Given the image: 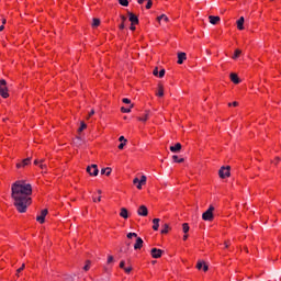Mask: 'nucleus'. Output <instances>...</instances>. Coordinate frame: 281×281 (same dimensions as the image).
<instances>
[{
  "label": "nucleus",
  "instance_id": "4d7b16f0",
  "mask_svg": "<svg viewBox=\"0 0 281 281\" xmlns=\"http://www.w3.org/2000/svg\"><path fill=\"white\" fill-rule=\"evenodd\" d=\"M3 30H5V26L1 25L0 26V32H3Z\"/></svg>",
  "mask_w": 281,
  "mask_h": 281
},
{
  "label": "nucleus",
  "instance_id": "473e14b6",
  "mask_svg": "<svg viewBox=\"0 0 281 281\" xmlns=\"http://www.w3.org/2000/svg\"><path fill=\"white\" fill-rule=\"evenodd\" d=\"M75 144H76L77 146H80V145L82 144V138H80L79 136H77L76 139H75Z\"/></svg>",
  "mask_w": 281,
  "mask_h": 281
},
{
  "label": "nucleus",
  "instance_id": "a19ab883",
  "mask_svg": "<svg viewBox=\"0 0 281 281\" xmlns=\"http://www.w3.org/2000/svg\"><path fill=\"white\" fill-rule=\"evenodd\" d=\"M153 75L154 76H159V68H155L154 70H153Z\"/></svg>",
  "mask_w": 281,
  "mask_h": 281
},
{
  "label": "nucleus",
  "instance_id": "423d86ee",
  "mask_svg": "<svg viewBox=\"0 0 281 281\" xmlns=\"http://www.w3.org/2000/svg\"><path fill=\"white\" fill-rule=\"evenodd\" d=\"M138 216H148V207L146 205H140L137 210Z\"/></svg>",
  "mask_w": 281,
  "mask_h": 281
},
{
  "label": "nucleus",
  "instance_id": "f8f14e48",
  "mask_svg": "<svg viewBox=\"0 0 281 281\" xmlns=\"http://www.w3.org/2000/svg\"><path fill=\"white\" fill-rule=\"evenodd\" d=\"M142 247H144V239H142V237H137L136 238V243L134 244V249H140Z\"/></svg>",
  "mask_w": 281,
  "mask_h": 281
},
{
  "label": "nucleus",
  "instance_id": "dca6fc26",
  "mask_svg": "<svg viewBox=\"0 0 281 281\" xmlns=\"http://www.w3.org/2000/svg\"><path fill=\"white\" fill-rule=\"evenodd\" d=\"M171 153H179L181 150V143H177L175 146H170Z\"/></svg>",
  "mask_w": 281,
  "mask_h": 281
},
{
  "label": "nucleus",
  "instance_id": "ddd939ff",
  "mask_svg": "<svg viewBox=\"0 0 281 281\" xmlns=\"http://www.w3.org/2000/svg\"><path fill=\"white\" fill-rule=\"evenodd\" d=\"M245 18L244 16H240L238 20H237V30H245Z\"/></svg>",
  "mask_w": 281,
  "mask_h": 281
},
{
  "label": "nucleus",
  "instance_id": "f257e3e1",
  "mask_svg": "<svg viewBox=\"0 0 281 281\" xmlns=\"http://www.w3.org/2000/svg\"><path fill=\"white\" fill-rule=\"evenodd\" d=\"M32 184L18 180L11 186V199L20 214H25L27 207L32 205Z\"/></svg>",
  "mask_w": 281,
  "mask_h": 281
},
{
  "label": "nucleus",
  "instance_id": "b1692460",
  "mask_svg": "<svg viewBox=\"0 0 281 281\" xmlns=\"http://www.w3.org/2000/svg\"><path fill=\"white\" fill-rule=\"evenodd\" d=\"M182 232L184 234H188V232H190V226L188 225V223H183L182 224Z\"/></svg>",
  "mask_w": 281,
  "mask_h": 281
},
{
  "label": "nucleus",
  "instance_id": "ea45409f",
  "mask_svg": "<svg viewBox=\"0 0 281 281\" xmlns=\"http://www.w3.org/2000/svg\"><path fill=\"white\" fill-rule=\"evenodd\" d=\"M91 261H87V265L83 267V271H87L88 269H90Z\"/></svg>",
  "mask_w": 281,
  "mask_h": 281
},
{
  "label": "nucleus",
  "instance_id": "7ed1b4c3",
  "mask_svg": "<svg viewBox=\"0 0 281 281\" xmlns=\"http://www.w3.org/2000/svg\"><path fill=\"white\" fill-rule=\"evenodd\" d=\"M213 212H214V206L211 205L207 209V211L202 214L203 221H209V222L214 221V213Z\"/></svg>",
  "mask_w": 281,
  "mask_h": 281
},
{
  "label": "nucleus",
  "instance_id": "37998d69",
  "mask_svg": "<svg viewBox=\"0 0 281 281\" xmlns=\"http://www.w3.org/2000/svg\"><path fill=\"white\" fill-rule=\"evenodd\" d=\"M119 142L125 143L128 142L124 136H120Z\"/></svg>",
  "mask_w": 281,
  "mask_h": 281
},
{
  "label": "nucleus",
  "instance_id": "603ef678",
  "mask_svg": "<svg viewBox=\"0 0 281 281\" xmlns=\"http://www.w3.org/2000/svg\"><path fill=\"white\" fill-rule=\"evenodd\" d=\"M142 186L144 184H142V182H138V184L136 186L137 190H142Z\"/></svg>",
  "mask_w": 281,
  "mask_h": 281
},
{
  "label": "nucleus",
  "instance_id": "f3484780",
  "mask_svg": "<svg viewBox=\"0 0 281 281\" xmlns=\"http://www.w3.org/2000/svg\"><path fill=\"white\" fill-rule=\"evenodd\" d=\"M120 216H121L122 218H128V210H126V207H122V209H121Z\"/></svg>",
  "mask_w": 281,
  "mask_h": 281
},
{
  "label": "nucleus",
  "instance_id": "72a5a7b5",
  "mask_svg": "<svg viewBox=\"0 0 281 281\" xmlns=\"http://www.w3.org/2000/svg\"><path fill=\"white\" fill-rule=\"evenodd\" d=\"M164 76H166V69H160V71L158 72V77L164 78Z\"/></svg>",
  "mask_w": 281,
  "mask_h": 281
},
{
  "label": "nucleus",
  "instance_id": "a878e982",
  "mask_svg": "<svg viewBox=\"0 0 281 281\" xmlns=\"http://www.w3.org/2000/svg\"><path fill=\"white\" fill-rule=\"evenodd\" d=\"M99 25H100V19L94 18V19L92 20V27H98Z\"/></svg>",
  "mask_w": 281,
  "mask_h": 281
},
{
  "label": "nucleus",
  "instance_id": "052dcab7",
  "mask_svg": "<svg viewBox=\"0 0 281 281\" xmlns=\"http://www.w3.org/2000/svg\"><path fill=\"white\" fill-rule=\"evenodd\" d=\"M137 2L142 5V3H144V0H138Z\"/></svg>",
  "mask_w": 281,
  "mask_h": 281
},
{
  "label": "nucleus",
  "instance_id": "cd10ccee",
  "mask_svg": "<svg viewBox=\"0 0 281 281\" xmlns=\"http://www.w3.org/2000/svg\"><path fill=\"white\" fill-rule=\"evenodd\" d=\"M240 54H243V50L236 49V50H235V54H234V56H233V60H236V58H238V56H240Z\"/></svg>",
  "mask_w": 281,
  "mask_h": 281
},
{
  "label": "nucleus",
  "instance_id": "9d476101",
  "mask_svg": "<svg viewBox=\"0 0 281 281\" xmlns=\"http://www.w3.org/2000/svg\"><path fill=\"white\" fill-rule=\"evenodd\" d=\"M128 16L132 25H137L139 23V18H137V15L134 13L128 12Z\"/></svg>",
  "mask_w": 281,
  "mask_h": 281
},
{
  "label": "nucleus",
  "instance_id": "bb28decb",
  "mask_svg": "<svg viewBox=\"0 0 281 281\" xmlns=\"http://www.w3.org/2000/svg\"><path fill=\"white\" fill-rule=\"evenodd\" d=\"M121 21H122V22H121V24H120L119 27H120V30H124V27H125V26H124V22L126 21V16L121 15Z\"/></svg>",
  "mask_w": 281,
  "mask_h": 281
},
{
  "label": "nucleus",
  "instance_id": "3c124183",
  "mask_svg": "<svg viewBox=\"0 0 281 281\" xmlns=\"http://www.w3.org/2000/svg\"><path fill=\"white\" fill-rule=\"evenodd\" d=\"M139 181H140L139 178H135V179L133 180V183H134V184H137V183H139Z\"/></svg>",
  "mask_w": 281,
  "mask_h": 281
},
{
  "label": "nucleus",
  "instance_id": "338daca9",
  "mask_svg": "<svg viewBox=\"0 0 281 281\" xmlns=\"http://www.w3.org/2000/svg\"><path fill=\"white\" fill-rule=\"evenodd\" d=\"M95 201H97L95 198H93V202H94V203H95Z\"/></svg>",
  "mask_w": 281,
  "mask_h": 281
},
{
  "label": "nucleus",
  "instance_id": "393cba45",
  "mask_svg": "<svg viewBox=\"0 0 281 281\" xmlns=\"http://www.w3.org/2000/svg\"><path fill=\"white\" fill-rule=\"evenodd\" d=\"M168 229H170V226L168 224L162 225L161 234H168Z\"/></svg>",
  "mask_w": 281,
  "mask_h": 281
},
{
  "label": "nucleus",
  "instance_id": "aec40b11",
  "mask_svg": "<svg viewBox=\"0 0 281 281\" xmlns=\"http://www.w3.org/2000/svg\"><path fill=\"white\" fill-rule=\"evenodd\" d=\"M156 95H158V98H164V86H158V92L156 93Z\"/></svg>",
  "mask_w": 281,
  "mask_h": 281
},
{
  "label": "nucleus",
  "instance_id": "4468645a",
  "mask_svg": "<svg viewBox=\"0 0 281 281\" xmlns=\"http://www.w3.org/2000/svg\"><path fill=\"white\" fill-rule=\"evenodd\" d=\"M231 80L234 82V85H240V78H238V75L236 72L231 74Z\"/></svg>",
  "mask_w": 281,
  "mask_h": 281
},
{
  "label": "nucleus",
  "instance_id": "864d4df0",
  "mask_svg": "<svg viewBox=\"0 0 281 281\" xmlns=\"http://www.w3.org/2000/svg\"><path fill=\"white\" fill-rule=\"evenodd\" d=\"M34 164H35V166H41V160L36 159V160L34 161Z\"/></svg>",
  "mask_w": 281,
  "mask_h": 281
},
{
  "label": "nucleus",
  "instance_id": "e2e57ef3",
  "mask_svg": "<svg viewBox=\"0 0 281 281\" xmlns=\"http://www.w3.org/2000/svg\"><path fill=\"white\" fill-rule=\"evenodd\" d=\"M7 21L5 19L2 20V25H5Z\"/></svg>",
  "mask_w": 281,
  "mask_h": 281
},
{
  "label": "nucleus",
  "instance_id": "0eeeda50",
  "mask_svg": "<svg viewBox=\"0 0 281 281\" xmlns=\"http://www.w3.org/2000/svg\"><path fill=\"white\" fill-rule=\"evenodd\" d=\"M45 216H47V209L42 210L41 215L36 216V221L43 224L45 223Z\"/></svg>",
  "mask_w": 281,
  "mask_h": 281
},
{
  "label": "nucleus",
  "instance_id": "09e8293b",
  "mask_svg": "<svg viewBox=\"0 0 281 281\" xmlns=\"http://www.w3.org/2000/svg\"><path fill=\"white\" fill-rule=\"evenodd\" d=\"M228 106H238V102L234 101L233 103H228Z\"/></svg>",
  "mask_w": 281,
  "mask_h": 281
},
{
  "label": "nucleus",
  "instance_id": "6e6d98bb",
  "mask_svg": "<svg viewBox=\"0 0 281 281\" xmlns=\"http://www.w3.org/2000/svg\"><path fill=\"white\" fill-rule=\"evenodd\" d=\"M130 30H132V32H135V24H132Z\"/></svg>",
  "mask_w": 281,
  "mask_h": 281
},
{
  "label": "nucleus",
  "instance_id": "6ab92c4d",
  "mask_svg": "<svg viewBox=\"0 0 281 281\" xmlns=\"http://www.w3.org/2000/svg\"><path fill=\"white\" fill-rule=\"evenodd\" d=\"M111 172H112L111 167L101 169V175H106V177H109Z\"/></svg>",
  "mask_w": 281,
  "mask_h": 281
},
{
  "label": "nucleus",
  "instance_id": "c85d7f7f",
  "mask_svg": "<svg viewBox=\"0 0 281 281\" xmlns=\"http://www.w3.org/2000/svg\"><path fill=\"white\" fill-rule=\"evenodd\" d=\"M120 5H123L124 8H128V0H119Z\"/></svg>",
  "mask_w": 281,
  "mask_h": 281
},
{
  "label": "nucleus",
  "instance_id": "f03ea898",
  "mask_svg": "<svg viewBox=\"0 0 281 281\" xmlns=\"http://www.w3.org/2000/svg\"><path fill=\"white\" fill-rule=\"evenodd\" d=\"M0 95L1 98H10V93H8V81L5 79H0Z\"/></svg>",
  "mask_w": 281,
  "mask_h": 281
},
{
  "label": "nucleus",
  "instance_id": "a211bd4d",
  "mask_svg": "<svg viewBox=\"0 0 281 281\" xmlns=\"http://www.w3.org/2000/svg\"><path fill=\"white\" fill-rule=\"evenodd\" d=\"M159 218H154L153 220V223H154V226H153V231L154 232H157L159 229Z\"/></svg>",
  "mask_w": 281,
  "mask_h": 281
},
{
  "label": "nucleus",
  "instance_id": "de8ad7c7",
  "mask_svg": "<svg viewBox=\"0 0 281 281\" xmlns=\"http://www.w3.org/2000/svg\"><path fill=\"white\" fill-rule=\"evenodd\" d=\"M125 265H126L125 261H121V262H120V269H125Z\"/></svg>",
  "mask_w": 281,
  "mask_h": 281
},
{
  "label": "nucleus",
  "instance_id": "39448f33",
  "mask_svg": "<svg viewBox=\"0 0 281 281\" xmlns=\"http://www.w3.org/2000/svg\"><path fill=\"white\" fill-rule=\"evenodd\" d=\"M232 167L227 166V167H221L218 175L221 177V179H226V177H229Z\"/></svg>",
  "mask_w": 281,
  "mask_h": 281
},
{
  "label": "nucleus",
  "instance_id": "e433bc0d",
  "mask_svg": "<svg viewBox=\"0 0 281 281\" xmlns=\"http://www.w3.org/2000/svg\"><path fill=\"white\" fill-rule=\"evenodd\" d=\"M122 113H131V108H121Z\"/></svg>",
  "mask_w": 281,
  "mask_h": 281
},
{
  "label": "nucleus",
  "instance_id": "4be33fe9",
  "mask_svg": "<svg viewBox=\"0 0 281 281\" xmlns=\"http://www.w3.org/2000/svg\"><path fill=\"white\" fill-rule=\"evenodd\" d=\"M87 128V123L81 121L80 122V127L78 128V133H82Z\"/></svg>",
  "mask_w": 281,
  "mask_h": 281
},
{
  "label": "nucleus",
  "instance_id": "1a4fd4ad",
  "mask_svg": "<svg viewBox=\"0 0 281 281\" xmlns=\"http://www.w3.org/2000/svg\"><path fill=\"white\" fill-rule=\"evenodd\" d=\"M31 162H32V158H25L21 162L16 164V168H25V166H30Z\"/></svg>",
  "mask_w": 281,
  "mask_h": 281
},
{
  "label": "nucleus",
  "instance_id": "412c9836",
  "mask_svg": "<svg viewBox=\"0 0 281 281\" xmlns=\"http://www.w3.org/2000/svg\"><path fill=\"white\" fill-rule=\"evenodd\" d=\"M162 20H165L166 23H168V21H169L168 15L161 14V15H159V16L157 18L158 23H161Z\"/></svg>",
  "mask_w": 281,
  "mask_h": 281
},
{
  "label": "nucleus",
  "instance_id": "20e7f679",
  "mask_svg": "<svg viewBox=\"0 0 281 281\" xmlns=\"http://www.w3.org/2000/svg\"><path fill=\"white\" fill-rule=\"evenodd\" d=\"M87 172L90 177H98L100 170L98 169V165H91L87 167Z\"/></svg>",
  "mask_w": 281,
  "mask_h": 281
},
{
  "label": "nucleus",
  "instance_id": "2f4dec72",
  "mask_svg": "<svg viewBox=\"0 0 281 281\" xmlns=\"http://www.w3.org/2000/svg\"><path fill=\"white\" fill-rule=\"evenodd\" d=\"M204 265H205L204 261H198V263H196V269H199V270L203 269V266H204Z\"/></svg>",
  "mask_w": 281,
  "mask_h": 281
},
{
  "label": "nucleus",
  "instance_id": "8fccbe9b",
  "mask_svg": "<svg viewBox=\"0 0 281 281\" xmlns=\"http://www.w3.org/2000/svg\"><path fill=\"white\" fill-rule=\"evenodd\" d=\"M23 269H25V263H23L22 267L18 269V273H21V271H23Z\"/></svg>",
  "mask_w": 281,
  "mask_h": 281
},
{
  "label": "nucleus",
  "instance_id": "4c0bfd02",
  "mask_svg": "<svg viewBox=\"0 0 281 281\" xmlns=\"http://www.w3.org/2000/svg\"><path fill=\"white\" fill-rule=\"evenodd\" d=\"M139 183H142L143 186H146V176H142Z\"/></svg>",
  "mask_w": 281,
  "mask_h": 281
},
{
  "label": "nucleus",
  "instance_id": "c9c22d12",
  "mask_svg": "<svg viewBox=\"0 0 281 281\" xmlns=\"http://www.w3.org/2000/svg\"><path fill=\"white\" fill-rule=\"evenodd\" d=\"M153 8V0L147 1L146 9L150 10Z\"/></svg>",
  "mask_w": 281,
  "mask_h": 281
},
{
  "label": "nucleus",
  "instance_id": "69168bd1",
  "mask_svg": "<svg viewBox=\"0 0 281 281\" xmlns=\"http://www.w3.org/2000/svg\"><path fill=\"white\" fill-rule=\"evenodd\" d=\"M98 201H102V196H99V198H98Z\"/></svg>",
  "mask_w": 281,
  "mask_h": 281
},
{
  "label": "nucleus",
  "instance_id": "79ce46f5",
  "mask_svg": "<svg viewBox=\"0 0 281 281\" xmlns=\"http://www.w3.org/2000/svg\"><path fill=\"white\" fill-rule=\"evenodd\" d=\"M122 102H124V104H131V99L124 98Z\"/></svg>",
  "mask_w": 281,
  "mask_h": 281
},
{
  "label": "nucleus",
  "instance_id": "5fc2aeb1",
  "mask_svg": "<svg viewBox=\"0 0 281 281\" xmlns=\"http://www.w3.org/2000/svg\"><path fill=\"white\" fill-rule=\"evenodd\" d=\"M202 269H203V271H207V269H209L207 265L204 263V266H202Z\"/></svg>",
  "mask_w": 281,
  "mask_h": 281
},
{
  "label": "nucleus",
  "instance_id": "a18cd8bd",
  "mask_svg": "<svg viewBox=\"0 0 281 281\" xmlns=\"http://www.w3.org/2000/svg\"><path fill=\"white\" fill-rule=\"evenodd\" d=\"M92 115H95V110H91V111H90V113H89L87 120H89V117H91Z\"/></svg>",
  "mask_w": 281,
  "mask_h": 281
},
{
  "label": "nucleus",
  "instance_id": "c756f323",
  "mask_svg": "<svg viewBox=\"0 0 281 281\" xmlns=\"http://www.w3.org/2000/svg\"><path fill=\"white\" fill-rule=\"evenodd\" d=\"M148 115H149L148 112H146L144 116H139L138 117L139 122H146V120H148Z\"/></svg>",
  "mask_w": 281,
  "mask_h": 281
},
{
  "label": "nucleus",
  "instance_id": "58836bf2",
  "mask_svg": "<svg viewBox=\"0 0 281 281\" xmlns=\"http://www.w3.org/2000/svg\"><path fill=\"white\" fill-rule=\"evenodd\" d=\"M137 238V233H128L127 238Z\"/></svg>",
  "mask_w": 281,
  "mask_h": 281
},
{
  "label": "nucleus",
  "instance_id": "2eb2a0df",
  "mask_svg": "<svg viewBox=\"0 0 281 281\" xmlns=\"http://www.w3.org/2000/svg\"><path fill=\"white\" fill-rule=\"evenodd\" d=\"M186 53H178V65H183V60H186Z\"/></svg>",
  "mask_w": 281,
  "mask_h": 281
},
{
  "label": "nucleus",
  "instance_id": "9b49d317",
  "mask_svg": "<svg viewBox=\"0 0 281 281\" xmlns=\"http://www.w3.org/2000/svg\"><path fill=\"white\" fill-rule=\"evenodd\" d=\"M209 20L211 25H217L221 22V16L210 15Z\"/></svg>",
  "mask_w": 281,
  "mask_h": 281
},
{
  "label": "nucleus",
  "instance_id": "c03bdc74",
  "mask_svg": "<svg viewBox=\"0 0 281 281\" xmlns=\"http://www.w3.org/2000/svg\"><path fill=\"white\" fill-rule=\"evenodd\" d=\"M124 146H126V143H121L119 145V150H124Z\"/></svg>",
  "mask_w": 281,
  "mask_h": 281
},
{
  "label": "nucleus",
  "instance_id": "774afa93",
  "mask_svg": "<svg viewBox=\"0 0 281 281\" xmlns=\"http://www.w3.org/2000/svg\"><path fill=\"white\" fill-rule=\"evenodd\" d=\"M226 247H229V245L226 244Z\"/></svg>",
  "mask_w": 281,
  "mask_h": 281
},
{
  "label": "nucleus",
  "instance_id": "bf43d9fd",
  "mask_svg": "<svg viewBox=\"0 0 281 281\" xmlns=\"http://www.w3.org/2000/svg\"><path fill=\"white\" fill-rule=\"evenodd\" d=\"M280 161V158H276L274 164H278Z\"/></svg>",
  "mask_w": 281,
  "mask_h": 281
},
{
  "label": "nucleus",
  "instance_id": "0e129e2a",
  "mask_svg": "<svg viewBox=\"0 0 281 281\" xmlns=\"http://www.w3.org/2000/svg\"><path fill=\"white\" fill-rule=\"evenodd\" d=\"M98 194H102V190H98Z\"/></svg>",
  "mask_w": 281,
  "mask_h": 281
},
{
  "label": "nucleus",
  "instance_id": "6e6552de",
  "mask_svg": "<svg viewBox=\"0 0 281 281\" xmlns=\"http://www.w3.org/2000/svg\"><path fill=\"white\" fill-rule=\"evenodd\" d=\"M151 257L153 258H161V254H164V250L158 249V248H153L150 250Z\"/></svg>",
  "mask_w": 281,
  "mask_h": 281
},
{
  "label": "nucleus",
  "instance_id": "680f3d73",
  "mask_svg": "<svg viewBox=\"0 0 281 281\" xmlns=\"http://www.w3.org/2000/svg\"><path fill=\"white\" fill-rule=\"evenodd\" d=\"M183 240H188V235H184V236H183Z\"/></svg>",
  "mask_w": 281,
  "mask_h": 281
},
{
  "label": "nucleus",
  "instance_id": "13d9d810",
  "mask_svg": "<svg viewBox=\"0 0 281 281\" xmlns=\"http://www.w3.org/2000/svg\"><path fill=\"white\" fill-rule=\"evenodd\" d=\"M72 280H74V278H71V277L66 279V281H72Z\"/></svg>",
  "mask_w": 281,
  "mask_h": 281
},
{
  "label": "nucleus",
  "instance_id": "5701e85b",
  "mask_svg": "<svg viewBox=\"0 0 281 281\" xmlns=\"http://www.w3.org/2000/svg\"><path fill=\"white\" fill-rule=\"evenodd\" d=\"M172 159H173V161H175L176 164H183V161H184L183 158H180V159H179V156H177V155H173V156H172Z\"/></svg>",
  "mask_w": 281,
  "mask_h": 281
},
{
  "label": "nucleus",
  "instance_id": "49530a36",
  "mask_svg": "<svg viewBox=\"0 0 281 281\" xmlns=\"http://www.w3.org/2000/svg\"><path fill=\"white\" fill-rule=\"evenodd\" d=\"M113 260H114V259H113V256H109V257H108V265H111V262H113Z\"/></svg>",
  "mask_w": 281,
  "mask_h": 281
},
{
  "label": "nucleus",
  "instance_id": "7c9ffc66",
  "mask_svg": "<svg viewBox=\"0 0 281 281\" xmlns=\"http://www.w3.org/2000/svg\"><path fill=\"white\" fill-rule=\"evenodd\" d=\"M43 161H45V160L41 159L40 168H41L42 170H47V165H46V164H43Z\"/></svg>",
  "mask_w": 281,
  "mask_h": 281
},
{
  "label": "nucleus",
  "instance_id": "f704fd0d",
  "mask_svg": "<svg viewBox=\"0 0 281 281\" xmlns=\"http://www.w3.org/2000/svg\"><path fill=\"white\" fill-rule=\"evenodd\" d=\"M123 270L125 271V273H131L133 271V267L128 266L123 268Z\"/></svg>",
  "mask_w": 281,
  "mask_h": 281
}]
</instances>
